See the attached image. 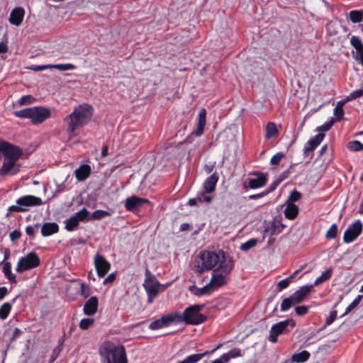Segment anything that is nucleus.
I'll list each match as a JSON object with an SVG mask.
<instances>
[{
    "mask_svg": "<svg viewBox=\"0 0 363 363\" xmlns=\"http://www.w3.org/2000/svg\"><path fill=\"white\" fill-rule=\"evenodd\" d=\"M201 272L204 270H211L214 268V272L220 271L225 274H230L234 267V262L231 257L227 256L223 250L218 252L204 251L201 252Z\"/></svg>",
    "mask_w": 363,
    "mask_h": 363,
    "instance_id": "nucleus-1",
    "label": "nucleus"
},
{
    "mask_svg": "<svg viewBox=\"0 0 363 363\" xmlns=\"http://www.w3.org/2000/svg\"><path fill=\"white\" fill-rule=\"evenodd\" d=\"M94 113V108L91 105L83 104L68 115L65 121L68 123L67 132L71 136L75 135L77 128L87 124Z\"/></svg>",
    "mask_w": 363,
    "mask_h": 363,
    "instance_id": "nucleus-2",
    "label": "nucleus"
},
{
    "mask_svg": "<svg viewBox=\"0 0 363 363\" xmlns=\"http://www.w3.org/2000/svg\"><path fill=\"white\" fill-rule=\"evenodd\" d=\"M102 363H128L123 345H116L110 341L105 342L99 348Z\"/></svg>",
    "mask_w": 363,
    "mask_h": 363,
    "instance_id": "nucleus-3",
    "label": "nucleus"
},
{
    "mask_svg": "<svg viewBox=\"0 0 363 363\" xmlns=\"http://www.w3.org/2000/svg\"><path fill=\"white\" fill-rule=\"evenodd\" d=\"M17 118H30L33 124H39L50 117V111L48 108L34 106L13 112Z\"/></svg>",
    "mask_w": 363,
    "mask_h": 363,
    "instance_id": "nucleus-4",
    "label": "nucleus"
},
{
    "mask_svg": "<svg viewBox=\"0 0 363 363\" xmlns=\"http://www.w3.org/2000/svg\"><path fill=\"white\" fill-rule=\"evenodd\" d=\"M203 307V305L195 304L187 307L184 311L182 315L177 313V323L184 321L189 325H199L204 323L207 320V317L199 313Z\"/></svg>",
    "mask_w": 363,
    "mask_h": 363,
    "instance_id": "nucleus-5",
    "label": "nucleus"
},
{
    "mask_svg": "<svg viewBox=\"0 0 363 363\" xmlns=\"http://www.w3.org/2000/svg\"><path fill=\"white\" fill-rule=\"evenodd\" d=\"M313 285H306L300 287L294 292L290 296L282 300L280 310L285 312L290 309L292 306L303 302L310 294Z\"/></svg>",
    "mask_w": 363,
    "mask_h": 363,
    "instance_id": "nucleus-6",
    "label": "nucleus"
},
{
    "mask_svg": "<svg viewBox=\"0 0 363 363\" xmlns=\"http://www.w3.org/2000/svg\"><path fill=\"white\" fill-rule=\"evenodd\" d=\"M41 198L33 195H26L16 200V205L9 207V212H26L29 207L39 206L42 205Z\"/></svg>",
    "mask_w": 363,
    "mask_h": 363,
    "instance_id": "nucleus-7",
    "label": "nucleus"
},
{
    "mask_svg": "<svg viewBox=\"0 0 363 363\" xmlns=\"http://www.w3.org/2000/svg\"><path fill=\"white\" fill-rule=\"evenodd\" d=\"M143 286L147 295V302L149 303H152L159 294L160 284L148 269L145 270V279Z\"/></svg>",
    "mask_w": 363,
    "mask_h": 363,
    "instance_id": "nucleus-8",
    "label": "nucleus"
},
{
    "mask_svg": "<svg viewBox=\"0 0 363 363\" xmlns=\"http://www.w3.org/2000/svg\"><path fill=\"white\" fill-rule=\"evenodd\" d=\"M295 325L296 322L292 318L286 319L274 324L269 331V340L272 343L277 342L278 335L289 333Z\"/></svg>",
    "mask_w": 363,
    "mask_h": 363,
    "instance_id": "nucleus-9",
    "label": "nucleus"
},
{
    "mask_svg": "<svg viewBox=\"0 0 363 363\" xmlns=\"http://www.w3.org/2000/svg\"><path fill=\"white\" fill-rule=\"evenodd\" d=\"M40 264V259L35 252H30L27 255L21 257L16 264V271L23 273L26 271L38 267Z\"/></svg>",
    "mask_w": 363,
    "mask_h": 363,
    "instance_id": "nucleus-10",
    "label": "nucleus"
},
{
    "mask_svg": "<svg viewBox=\"0 0 363 363\" xmlns=\"http://www.w3.org/2000/svg\"><path fill=\"white\" fill-rule=\"evenodd\" d=\"M1 150L4 160L18 161L23 155V150L7 141L1 140Z\"/></svg>",
    "mask_w": 363,
    "mask_h": 363,
    "instance_id": "nucleus-11",
    "label": "nucleus"
},
{
    "mask_svg": "<svg viewBox=\"0 0 363 363\" xmlns=\"http://www.w3.org/2000/svg\"><path fill=\"white\" fill-rule=\"evenodd\" d=\"M177 313H171L162 316L160 318L152 321L148 326L151 330H156L163 328L168 327L172 324H176Z\"/></svg>",
    "mask_w": 363,
    "mask_h": 363,
    "instance_id": "nucleus-12",
    "label": "nucleus"
},
{
    "mask_svg": "<svg viewBox=\"0 0 363 363\" xmlns=\"http://www.w3.org/2000/svg\"><path fill=\"white\" fill-rule=\"evenodd\" d=\"M362 231V224L360 220H357L350 225L345 231L343 240L345 243H350L357 238Z\"/></svg>",
    "mask_w": 363,
    "mask_h": 363,
    "instance_id": "nucleus-13",
    "label": "nucleus"
},
{
    "mask_svg": "<svg viewBox=\"0 0 363 363\" xmlns=\"http://www.w3.org/2000/svg\"><path fill=\"white\" fill-rule=\"evenodd\" d=\"M147 199L131 196L125 201L124 206L127 211L135 213L138 211L144 204H150Z\"/></svg>",
    "mask_w": 363,
    "mask_h": 363,
    "instance_id": "nucleus-14",
    "label": "nucleus"
},
{
    "mask_svg": "<svg viewBox=\"0 0 363 363\" xmlns=\"http://www.w3.org/2000/svg\"><path fill=\"white\" fill-rule=\"evenodd\" d=\"M94 266L97 275L99 277H104L110 270L111 264L101 254H96L94 257Z\"/></svg>",
    "mask_w": 363,
    "mask_h": 363,
    "instance_id": "nucleus-15",
    "label": "nucleus"
},
{
    "mask_svg": "<svg viewBox=\"0 0 363 363\" xmlns=\"http://www.w3.org/2000/svg\"><path fill=\"white\" fill-rule=\"evenodd\" d=\"M21 166V164L17 163V161L4 160L0 169V175H16L20 171Z\"/></svg>",
    "mask_w": 363,
    "mask_h": 363,
    "instance_id": "nucleus-16",
    "label": "nucleus"
},
{
    "mask_svg": "<svg viewBox=\"0 0 363 363\" xmlns=\"http://www.w3.org/2000/svg\"><path fill=\"white\" fill-rule=\"evenodd\" d=\"M230 274H225L222 272L220 274H216L215 272L212 275L209 283H208L212 291L221 287L227 283V277Z\"/></svg>",
    "mask_w": 363,
    "mask_h": 363,
    "instance_id": "nucleus-17",
    "label": "nucleus"
},
{
    "mask_svg": "<svg viewBox=\"0 0 363 363\" xmlns=\"http://www.w3.org/2000/svg\"><path fill=\"white\" fill-rule=\"evenodd\" d=\"M252 174L257 177L248 179V187L250 189H258L266 185L267 177L265 174L259 172H253Z\"/></svg>",
    "mask_w": 363,
    "mask_h": 363,
    "instance_id": "nucleus-18",
    "label": "nucleus"
},
{
    "mask_svg": "<svg viewBox=\"0 0 363 363\" xmlns=\"http://www.w3.org/2000/svg\"><path fill=\"white\" fill-rule=\"evenodd\" d=\"M325 135L322 133H318L314 138H311L306 144L303 148V155L307 157L308 152H313L324 139Z\"/></svg>",
    "mask_w": 363,
    "mask_h": 363,
    "instance_id": "nucleus-19",
    "label": "nucleus"
},
{
    "mask_svg": "<svg viewBox=\"0 0 363 363\" xmlns=\"http://www.w3.org/2000/svg\"><path fill=\"white\" fill-rule=\"evenodd\" d=\"M221 346H222V344H218L215 348H213L211 351H206L203 353L190 354V355L186 357L183 360H182V363H197L200 360H201L203 357L213 354L217 350L220 348Z\"/></svg>",
    "mask_w": 363,
    "mask_h": 363,
    "instance_id": "nucleus-20",
    "label": "nucleus"
},
{
    "mask_svg": "<svg viewBox=\"0 0 363 363\" xmlns=\"http://www.w3.org/2000/svg\"><path fill=\"white\" fill-rule=\"evenodd\" d=\"M99 307V299L94 296L89 298L84 304L83 312L85 315L91 316L94 315Z\"/></svg>",
    "mask_w": 363,
    "mask_h": 363,
    "instance_id": "nucleus-21",
    "label": "nucleus"
},
{
    "mask_svg": "<svg viewBox=\"0 0 363 363\" xmlns=\"http://www.w3.org/2000/svg\"><path fill=\"white\" fill-rule=\"evenodd\" d=\"M25 11L21 7H16L13 9L10 13L9 23L11 25L19 26L23 20Z\"/></svg>",
    "mask_w": 363,
    "mask_h": 363,
    "instance_id": "nucleus-22",
    "label": "nucleus"
},
{
    "mask_svg": "<svg viewBox=\"0 0 363 363\" xmlns=\"http://www.w3.org/2000/svg\"><path fill=\"white\" fill-rule=\"evenodd\" d=\"M48 69H56L60 71L72 70L76 69V66L71 63L67 64H56V65H46L39 66L35 69L36 71H43Z\"/></svg>",
    "mask_w": 363,
    "mask_h": 363,
    "instance_id": "nucleus-23",
    "label": "nucleus"
},
{
    "mask_svg": "<svg viewBox=\"0 0 363 363\" xmlns=\"http://www.w3.org/2000/svg\"><path fill=\"white\" fill-rule=\"evenodd\" d=\"M206 120V111L205 108H201L199 113V120L196 129L193 131V134L196 136H201L204 130Z\"/></svg>",
    "mask_w": 363,
    "mask_h": 363,
    "instance_id": "nucleus-24",
    "label": "nucleus"
},
{
    "mask_svg": "<svg viewBox=\"0 0 363 363\" xmlns=\"http://www.w3.org/2000/svg\"><path fill=\"white\" fill-rule=\"evenodd\" d=\"M219 177L216 172L207 177L203 182V189L207 193H212L215 191Z\"/></svg>",
    "mask_w": 363,
    "mask_h": 363,
    "instance_id": "nucleus-25",
    "label": "nucleus"
},
{
    "mask_svg": "<svg viewBox=\"0 0 363 363\" xmlns=\"http://www.w3.org/2000/svg\"><path fill=\"white\" fill-rule=\"evenodd\" d=\"M74 173L78 181H84L91 174V167L88 164H82L75 170Z\"/></svg>",
    "mask_w": 363,
    "mask_h": 363,
    "instance_id": "nucleus-26",
    "label": "nucleus"
},
{
    "mask_svg": "<svg viewBox=\"0 0 363 363\" xmlns=\"http://www.w3.org/2000/svg\"><path fill=\"white\" fill-rule=\"evenodd\" d=\"M59 231V226L56 223H45L41 228V233L44 237L50 236Z\"/></svg>",
    "mask_w": 363,
    "mask_h": 363,
    "instance_id": "nucleus-27",
    "label": "nucleus"
},
{
    "mask_svg": "<svg viewBox=\"0 0 363 363\" xmlns=\"http://www.w3.org/2000/svg\"><path fill=\"white\" fill-rule=\"evenodd\" d=\"M286 208L284 211V216L289 220L295 219L298 214V207L294 203H285Z\"/></svg>",
    "mask_w": 363,
    "mask_h": 363,
    "instance_id": "nucleus-28",
    "label": "nucleus"
},
{
    "mask_svg": "<svg viewBox=\"0 0 363 363\" xmlns=\"http://www.w3.org/2000/svg\"><path fill=\"white\" fill-rule=\"evenodd\" d=\"M189 291L196 296L208 295L212 292L208 284L201 288H198L196 285H191L189 286Z\"/></svg>",
    "mask_w": 363,
    "mask_h": 363,
    "instance_id": "nucleus-29",
    "label": "nucleus"
},
{
    "mask_svg": "<svg viewBox=\"0 0 363 363\" xmlns=\"http://www.w3.org/2000/svg\"><path fill=\"white\" fill-rule=\"evenodd\" d=\"M281 232L280 226L275 222H269L264 226L263 230L264 236L269 235L270 236L277 235Z\"/></svg>",
    "mask_w": 363,
    "mask_h": 363,
    "instance_id": "nucleus-30",
    "label": "nucleus"
},
{
    "mask_svg": "<svg viewBox=\"0 0 363 363\" xmlns=\"http://www.w3.org/2000/svg\"><path fill=\"white\" fill-rule=\"evenodd\" d=\"M3 273L5 277L10 281L11 284H16V276L11 272V264L9 262L4 263Z\"/></svg>",
    "mask_w": 363,
    "mask_h": 363,
    "instance_id": "nucleus-31",
    "label": "nucleus"
},
{
    "mask_svg": "<svg viewBox=\"0 0 363 363\" xmlns=\"http://www.w3.org/2000/svg\"><path fill=\"white\" fill-rule=\"evenodd\" d=\"M310 356L309 352L303 350L301 352L294 354L291 357V361L296 363H303L310 358Z\"/></svg>",
    "mask_w": 363,
    "mask_h": 363,
    "instance_id": "nucleus-32",
    "label": "nucleus"
},
{
    "mask_svg": "<svg viewBox=\"0 0 363 363\" xmlns=\"http://www.w3.org/2000/svg\"><path fill=\"white\" fill-rule=\"evenodd\" d=\"M73 216L79 223H86L90 220V212L86 208H83Z\"/></svg>",
    "mask_w": 363,
    "mask_h": 363,
    "instance_id": "nucleus-33",
    "label": "nucleus"
},
{
    "mask_svg": "<svg viewBox=\"0 0 363 363\" xmlns=\"http://www.w3.org/2000/svg\"><path fill=\"white\" fill-rule=\"evenodd\" d=\"M65 225L66 230L72 232L78 228V226L79 225V223L74 217V216H72L65 220Z\"/></svg>",
    "mask_w": 363,
    "mask_h": 363,
    "instance_id": "nucleus-34",
    "label": "nucleus"
},
{
    "mask_svg": "<svg viewBox=\"0 0 363 363\" xmlns=\"http://www.w3.org/2000/svg\"><path fill=\"white\" fill-rule=\"evenodd\" d=\"M333 268L330 267L323 272L320 277H318L314 281L313 286H318L321 283L328 280L330 279L333 274Z\"/></svg>",
    "mask_w": 363,
    "mask_h": 363,
    "instance_id": "nucleus-35",
    "label": "nucleus"
},
{
    "mask_svg": "<svg viewBox=\"0 0 363 363\" xmlns=\"http://www.w3.org/2000/svg\"><path fill=\"white\" fill-rule=\"evenodd\" d=\"M349 18L353 23H360L363 20L362 10H352L349 13Z\"/></svg>",
    "mask_w": 363,
    "mask_h": 363,
    "instance_id": "nucleus-36",
    "label": "nucleus"
},
{
    "mask_svg": "<svg viewBox=\"0 0 363 363\" xmlns=\"http://www.w3.org/2000/svg\"><path fill=\"white\" fill-rule=\"evenodd\" d=\"M279 131L274 123L269 122L266 126V138L269 139L277 135Z\"/></svg>",
    "mask_w": 363,
    "mask_h": 363,
    "instance_id": "nucleus-37",
    "label": "nucleus"
},
{
    "mask_svg": "<svg viewBox=\"0 0 363 363\" xmlns=\"http://www.w3.org/2000/svg\"><path fill=\"white\" fill-rule=\"evenodd\" d=\"M12 309L11 303L6 302L0 307V319L6 320Z\"/></svg>",
    "mask_w": 363,
    "mask_h": 363,
    "instance_id": "nucleus-38",
    "label": "nucleus"
},
{
    "mask_svg": "<svg viewBox=\"0 0 363 363\" xmlns=\"http://www.w3.org/2000/svg\"><path fill=\"white\" fill-rule=\"evenodd\" d=\"M109 212L104 210H96L91 214L90 213V220H101L105 217L109 216Z\"/></svg>",
    "mask_w": 363,
    "mask_h": 363,
    "instance_id": "nucleus-39",
    "label": "nucleus"
},
{
    "mask_svg": "<svg viewBox=\"0 0 363 363\" xmlns=\"http://www.w3.org/2000/svg\"><path fill=\"white\" fill-rule=\"evenodd\" d=\"M363 298V295H358L353 301L346 308L345 312L344 314L341 315V317L344 316L345 315L349 313L351 311H352L355 307H357L359 303L361 302L362 299Z\"/></svg>",
    "mask_w": 363,
    "mask_h": 363,
    "instance_id": "nucleus-40",
    "label": "nucleus"
},
{
    "mask_svg": "<svg viewBox=\"0 0 363 363\" xmlns=\"http://www.w3.org/2000/svg\"><path fill=\"white\" fill-rule=\"evenodd\" d=\"M301 193L294 189L291 192L285 203H294V202L299 201L301 199Z\"/></svg>",
    "mask_w": 363,
    "mask_h": 363,
    "instance_id": "nucleus-41",
    "label": "nucleus"
},
{
    "mask_svg": "<svg viewBox=\"0 0 363 363\" xmlns=\"http://www.w3.org/2000/svg\"><path fill=\"white\" fill-rule=\"evenodd\" d=\"M350 44L356 49V53H359L363 50V43L357 36L353 35L350 38Z\"/></svg>",
    "mask_w": 363,
    "mask_h": 363,
    "instance_id": "nucleus-42",
    "label": "nucleus"
},
{
    "mask_svg": "<svg viewBox=\"0 0 363 363\" xmlns=\"http://www.w3.org/2000/svg\"><path fill=\"white\" fill-rule=\"evenodd\" d=\"M63 345H64V339L60 338L58 340L57 346L53 350V353H52V358H51L52 362L55 361L56 359V358L58 357V355L62 350Z\"/></svg>",
    "mask_w": 363,
    "mask_h": 363,
    "instance_id": "nucleus-43",
    "label": "nucleus"
},
{
    "mask_svg": "<svg viewBox=\"0 0 363 363\" xmlns=\"http://www.w3.org/2000/svg\"><path fill=\"white\" fill-rule=\"evenodd\" d=\"M94 323V319L84 318L79 322V326L82 330H87Z\"/></svg>",
    "mask_w": 363,
    "mask_h": 363,
    "instance_id": "nucleus-44",
    "label": "nucleus"
},
{
    "mask_svg": "<svg viewBox=\"0 0 363 363\" xmlns=\"http://www.w3.org/2000/svg\"><path fill=\"white\" fill-rule=\"evenodd\" d=\"M257 243V240L255 238H252L247 240V242L242 243L240 245V250L242 251H247L251 248L254 247Z\"/></svg>",
    "mask_w": 363,
    "mask_h": 363,
    "instance_id": "nucleus-45",
    "label": "nucleus"
},
{
    "mask_svg": "<svg viewBox=\"0 0 363 363\" xmlns=\"http://www.w3.org/2000/svg\"><path fill=\"white\" fill-rule=\"evenodd\" d=\"M337 225L334 223L330 226V228L326 232L325 238L327 239H334L337 237Z\"/></svg>",
    "mask_w": 363,
    "mask_h": 363,
    "instance_id": "nucleus-46",
    "label": "nucleus"
},
{
    "mask_svg": "<svg viewBox=\"0 0 363 363\" xmlns=\"http://www.w3.org/2000/svg\"><path fill=\"white\" fill-rule=\"evenodd\" d=\"M206 193L207 192H206V191H205L199 192L197 194L196 197H197L199 202H200V203L211 202L213 197L211 196L207 195Z\"/></svg>",
    "mask_w": 363,
    "mask_h": 363,
    "instance_id": "nucleus-47",
    "label": "nucleus"
},
{
    "mask_svg": "<svg viewBox=\"0 0 363 363\" xmlns=\"http://www.w3.org/2000/svg\"><path fill=\"white\" fill-rule=\"evenodd\" d=\"M348 148L352 151L363 150V144L359 140H354L348 143Z\"/></svg>",
    "mask_w": 363,
    "mask_h": 363,
    "instance_id": "nucleus-48",
    "label": "nucleus"
},
{
    "mask_svg": "<svg viewBox=\"0 0 363 363\" xmlns=\"http://www.w3.org/2000/svg\"><path fill=\"white\" fill-rule=\"evenodd\" d=\"M92 293L91 289L89 285L84 283H82L80 286V294L84 298L89 297Z\"/></svg>",
    "mask_w": 363,
    "mask_h": 363,
    "instance_id": "nucleus-49",
    "label": "nucleus"
},
{
    "mask_svg": "<svg viewBox=\"0 0 363 363\" xmlns=\"http://www.w3.org/2000/svg\"><path fill=\"white\" fill-rule=\"evenodd\" d=\"M334 123L335 119L333 118H331L330 121L325 122L322 125L317 127L316 130L324 132L328 131L332 128Z\"/></svg>",
    "mask_w": 363,
    "mask_h": 363,
    "instance_id": "nucleus-50",
    "label": "nucleus"
},
{
    "mask_svg": "<svg viewBox=\"0 0 363 363\" xmlns=\"http://www.w3.org/2000/svg\"><path fill=\"white\" fill-rule=\"evenodd\" d=\"M285 157L284 153L279 152L275 154L270 160V164L272 165H278L281 160Z\"/></svg>",
    "mask_w": 363,
    "mask_h": 363,
    "instance_id": "nucleus-51",
    "label": "nucleus"
},
{
    "mask_svg": "<svg viewBox=\"0 0 363 363\" xmlns=\"http://www.w3.org/2000/svg\"><path fill=\"white\" fill-rule=\"evenodd\" d=\"M35 99H33V97L32 96L25 95V96H21L18 99V104L21 106L27 105V104H30L33 103V101Z\"/></svg>",
    "mask_w": 363,
    "mask_h": 363,
    "instance_id": "nucleus-52",
    "label": "nucleus"
},
{
    "mask_svg": "<svg viewBox=\"0 0 363 363\" xmlns=\"http://www.w3.org/2000/svg\"><path fill=\"white\" fill-rule=\"evenodd\" d=\"M291 282V281L290 280V279L289 277H286L284 279L280 280L277 284L278 291H281L283 289H286L289 286Z\"/></svg>",
    "mask_w": 363,
    "mask_h": 363,
    "instance_id": "nucleus-53",
    "label": "nucleus"
},
{
    "mask_svg": "<svg viewBox=\"0 0 363 363\" xmlns=\"http://www.w3.org/2000/svg\"><path fill=\"white\" fill-rule=\"evenodd\" d=\"M337 311L336 310H333L330 312V315L327 318L325 325L323 328H325L330 325H331L335 320L337 318Z\"/></svg>",
    "mask_w": 363,
    "mask_h": 363,
    "instance_id": "nucleus-54",
    "label": "nucleus"
},
{
    "mask_svg": "<svg viewBox=\"0 0 363 363\" xmlns=\"http://www.w3.org/2000/svg\"><path fill=\"white\" fill-rule=\"evenodd\" d=\"M227 353L228 354L230 359L242 357L243 355L241 350L238 347H234Z\"/></svg>",
    "mask_w": 363,
    "mask_h": 363,
    "instance_id": "nucleus-55",
    "label": "nucleus"
},
{
    "mask_svg": "<svg viewBox=\"0 0 363 363\" xmlns=\"http://www.w3.org/2000/svg\"><path fill=\"white\" fill-rule=\"evenodd\" d=\"M344 113L343 108L335 107L333 110V114L335 116V122L340 121L343 118Z\"/></svg>",
    "mask_w": 363,
    "mask_h": 363,
    "instance_id": "nucleus-56",
    "label": "nucleus"
},
{
    "mask_svg": "<svg viewBox=\"0 0 363 363\" xmlns=\"http://www.w3.org/2000/svg\"><path fill=\"white\" fill-rule=\"evenodd\" d=\"M362 95H363V90L362 89H357L352 92H351L347 97V100L349 101L356 99L359 97H360Z\"/></svg>",
    "mask_w": 363,
    "mask_h": 363,
    "instance_id": "nucleus-57",
    "label": "nucleus"
},
{
    "mask_svg": "<svg viewBox=\"0 0 363 363\" xmlns=\"http://www.w3.org/2000/svg\"><path fill=\"white\" fill-rule=\"evenodd\" d=\"M309 310V307L306 306H299L295 308V312L298 315H306Z\"/></svg>",
    "mask_w": 363,
    "mask_h": 363,
    "instance_id": "nucleus-58",
    "label": "nucleus"
},
{
    "mask_svg": "<svg viewBox=\"0 0 363 363\" xmlns=\"http://www.w3.org/2000/svg\"><path fill=\"white\" fill-rule=\"evenodd\" d=\"M280 180H277V179L269 185V187L268 188L267 190H265L266 192H267V195L274 191L277 187L280 184Z\"/></svg>",
    "mask_w": 363,
    "mask_h": 363,
    "instance_id": "nucleus-59",
    "label": "nucleus"
},
{
    "mask_svg": "<svg viewBox=\"0 0 363 363\" xmlns=\"http://www.w3.org/2000/svg\"><path fill=\"white\" fill-rule=\"evenodd\" d=\"M21 236V233L18 230H14L12 232H11L9 237L11 241L14 242L17 240H18Z\"/></svg>",
    "mask_w": 363,
    "mask_h": 363,
    "instance_id": "nucleus-60",
    "label": "nucleus"
},
{
    "mask_svg": "<svg viewBox=\"0 0 363 363\" xmlns=\"http://www.w3.org/2000/svg\"><path fill=\"white\" fill-rule=\"evenodd\" d=\"M115 279H116V274L111 273V274H108L106 278H105V279L103 281V284L104 285L108 284H111Z\"/></svg>",
    "mask_w": 363,
    "mask_h": 363,
    "instance_id": "nucleus-61",
    "label": "nucleus"
},
{
    "mask_svg": "<svg viewBox=\"0 0 363 363\" xmlns=\"http://www.w3.org/2000/svg\"><path fill=\"white\" fill-rule=\"evenodd\" d=\"M267 195V192H266V191H262L261 193H259V194L250 195L249 196V199H252V200H255V199H260L262 197H264V196H265Z\"/></svg>",
    "mask_w": 363,
    "mask_h": 363,
    "instance_id": "nucleus-62",
    "label": "nucleus"
},
{
    "mask_svg": "<svg viewBox=\"0 0 363 363\" xmlns=\"http://www.w3.org/2000/svg\"><path fill=\"white\" fill-rule=\"evenodd\" d=\"M213 169L214 164H205L203 167V170L206 174H210L211 172H212Z\"/></svg>",
    "mask_w": 363,
    "mask_h": 363,
    "instance_id": "nucleus-63",
    "label": "nucleus"
},
{
    "mask_svg": "<svg viewBox=\"0 0 363 363\" xmlns=\"http://www.w3.org/2000/svg\"><path fill=\"white\" fill-rule=\"evenodd\" d=\"M354 56V59L356 60H359L363 67V50L361 52H359V53H356V55Z\"/></svg>",
    "mask_w": 363,
    "mask_h": 363,
    "instance_id": "nucleus-64",
    "label": "nucleus"
}]
</instances>
